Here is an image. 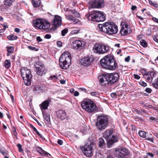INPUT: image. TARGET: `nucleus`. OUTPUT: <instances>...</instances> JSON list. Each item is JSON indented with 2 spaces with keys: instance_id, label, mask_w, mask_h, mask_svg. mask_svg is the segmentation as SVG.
<instances>
[{
  "instance_id": "43",
  "label": "nucleus",
  "mask_w": 158,
  "mask_h": 158,
  "mask_svg": "<svg viewBox=\"0 0 158 158\" xmlns=\"http://www.w3.org/2000/svg\"><path fill=\"white\" fill-rule=\"evenodd\" d=\"M107 76L102 77V78L99 79V81L101 84L103 83L104 82L107 81L106 80V77Z\"/></svg>"
},
{
  "instance_id": "27",
  "label": "nucleus",
  "mask_w": 158,
  "mask_h": 158,
  "mask_svg": "<svg viewBox=\"0 0 158 158\" xmlns=\"http://www.w3.org/2000/svg\"><path fill=\"white\" fill-rule=\"evenodd\" d=\"M31 2L34 7L36 8L39 7L41 5V0H31Z\"/></svg>"
},
{
  "instance_id": "29",
  "label": "nucleus",
  "mask_w": 158,
  "mask_h": 158,
  "mask_svg": "<svg viewBox=\"0 0 158 158\" xmlns=\"http://www.w3.org/2000/svg\"><path fill=\"white\" fill-rule=\"evenodd\" d=\"M101 48L102 54L107 52L109 50V48L107 46L102 44H101Z\"/></svg>"
},
{
  "instance_id": "3",
  "label": "nucleus",
  "mask_w": 158,
  "mask_h": 158,
  "mask_svg": "<svg viewBox=\"0 0 158 158\" xmlns=\"http://www.w3.org/2000/svg\"><path fill=\"white\" fill-rule=\"evenodd\" d=\"M71 61V54L68 52H65L59 58V65L62 69H68L70 65Z\"/></svg>"
},
{
  "instance_id": "31",
  "label": "nucleus",
  "mask_w": 158,
  "mask_h": 158,
  "mask_svg": "<svg viewBox=\"0 0 158 158\" xmlns=\"http://www.w3.org/2000/svg\"><path fill=\"white\" fill-rule=\"evenodd\" d=\"M6 48L7 49V51L8 52L7 56H10L13 52L14 48L12 46H7Z\"/></svg>"
},
{
  "instance_id": "50",
  "label": "nucleus",
  "mask_w": 158,
  "mask_h": 158,
  "mask_svg": "<svg viewBox=\"0 0 158 158\" xmlns=\"http://www.w3.org/2000/svg\"><path fill=\"white\" fill-rule=\"evenodd\" d=\"M17 146L19 148V151L20 152H22L23 151V150L22 148V146L20 144H18Z\"/></svg>"
},
{
  "instance_id": "25",
  "label": "nucleus",
  "mask_w": 158,
  "mask_h": 158,
  "mask_svg": "<svg viewBox=\"0 0 158 158\" xmlns=\"http://www.w3.org/2000/svg\"><path fill=\"white\" fill-rule=\"evenodd\" d=\"M157 75L152 79V85L156 89H158V73Z\"/></svg>"
},
{
  "instance_id": "59",
  "label": "nucleus",
  "mask_w": 158,
  "mask_h": 158,
  "mask_svg": "<svg viewBox=\"0 0 158 158\" xmlns=\"http://www.w3.org/2000/svg\"><path fill=\"white\" fill-rule=\"evenodd\" d=\"M149 119L150 121H156V119L154 117H151L149 118Z\"/></svg>"
},
{
  "instance_id": "17",
  "label": "nucleus",
  "mask_w": 158,
  "mask_h": 158,
  "mask_svg": "<svg viewBox=\"0 0 158 158\" xmlns=\"http://www.w3.org/2000/svg\"><path fill=\"white\" fill-rule=\"evenodd\" d=\"M61 18L58 15H56L53 19L52 23L55 26H59L61 24Z\"/></svg>"
},
{
  "instance_id": "48",
  "label": "nucleus",
  "mask_w": 158,
  "mask_h": 158,
  "mask_svg": "<svg viewBox=\"0 0 158 158\" xmlns=\"http://www.w3.org/2000/svg\"><path fill=\"white\" fill-rule=\"evenodd\" d=\"M79 29L77 28L76 29L73 30L71 32V34L72 35L75 34H77L79 31Z\"/></svg>"
},
{
  "instance_id": "22",
  "label": "nucleus",
  "mask_w": 158,
  "mask_h": 158,
  "mask_svg": "<svg viewBox=\"0 0 158 158\" xmlns=\"http://www.w3.org/2000/svg\"><path fill=\"white\" fill-rule=\"evenodd\" d=\"M36 149L37 152L42 156H48V155H49L50 156H51V155L50 154L44 151L40 147H37Z\"/></svg>"
},
{
  "instance_id": "38",
  "label": "nucleus",
  "mask_w": 158,
  "mask_h": 158,
  "mask_svg": "<svg viewBox=\"0 0 158 158\" xmlns=\"http://www.w3.org/2000/svg\"><path fill=\"white\" fill-rule=\"evenodd\" d=\"M146 132L142 131H139V136L143 138L146 137Z\"/></svg>"
},
{
  "instance_id": "26",
  "label": "nucleus",
  "mask_w": 158,
  "mask_h": 158,
  "mask_svg": "<svg viewBox=\"0 0 158 158\" xmlns=\"http://www.w3.org/2000/svg\"><path fill=\"white\" fill-rule=\"evenodd\" d=\"M108 141L112 144L117 142L118 140V137L115 135H112L107 140Z\"/></svg>"
},
{
  "instance_id": "37",
  "label": "nucleus",
  "mask_w": 158,
  "mask_h": 158,
  "mask_svg": "<svg viewBox=\"0 0 158 158\" xmlns=\"http://www.w3.org/2000/svg\"><path fill=\"white\" fill-rule=\"evenodd\" d=\"M8 39L10 40H16L17 38V37L13 34H11L7 37Z\"/></svg>"
},
{
  "instance_id": "52",
  "label": "nucleus",
  "mask_w": 158,
  "mask_h": 158,
  "mask_svg": "<svg viewBox=\"0 0 158 158\" xmlns=\"http://www.w3.org/2000/svg\"><path fill=\"white\" fill-rule=\"evenodd\" d=\"M148 156H150L151 158H153L154 156V155L152 153L148 152L147 153L146 157H145V158H146V157H148Z\"/></svg>"
},
{
  "instance_id": "2",
  "label": "nucleus",
  "mask_w": 158,
  "mask_h": 158,
  "mask_svg": "<svg viewBox=\"0 0 158 158\" xmlns=\"http://www.w3.org/2000/svg\"><path fill=\"white\" fill-rule=\"evenodd\" d=\"M100 31L110 35L116 34L118 31L117 26L114 23L106 22L102 24H99Z\"/></svg>"
},
{
  "instance_id": "8",
  "label": "nucleus",
  "mask_w": 158,
  "mask_h": 158,
  "mask_svg": "<svg viewBox=\"0 0 158 158\" xmlns=\"http://www.w3.org/2000/svg\"><path fill=\"white\" fill-rule=\"evenodd\" d=\"M94 143L92 142L87 143L81 147L83 153L87 157L92 156L94 152Z\"/></svg>"
},
{
  "instance_id": "9",
  "label": "nucleus",
  "mask_w": 158,
  "mask_h": 158,
  "mask_svg": "<svg viewBox=\"0 0 158 158\" xmlns=\"http://www.w3.org/2000/svg\"><path fill=\"white\" fill-rule=\"evenodd\" d=\"M20 71L25 84L27 86L30 85L32 76L30 70L27 68H23Z\"/></svg>"
},
{
  "instance_id": "58",
  "label": "nucleus",
  "mask_w": 158,
  "mask_h": 158,
  "mask_svg": "<svg viewBox=\"0 0 158 158\" xmlns=\"http://www.w3.org/2000/svg\"><path fill=\"white\" fill-rule=\"evenodd\" d=\"M36 40L38 42H41L42 41V39H41L40 36L37 37H36Z\"/></svg>"
},
{
  "instance_id": "23",
  "label": "nucleus",
  "mask_w": 158,
  "mask_h": 158,
  "mask_svg": "<svg viewBox=\"0 0 158 158\" xmlns=\"http://www.w3.org/2000/svg\"><path fill=\"white\" fill-rule=\"evenodd\" d=\"M66 18L67 20L73 21L74 24L78 23L79 22V20L78 19L76 18L71 15H66Z\"/></svg>"
},
{
  "instance_id": "41",
  "label": "nucleus",
  "mask_w": 158,
  "mask_h": 158,
  "mask_svg": "<svg viewBox=\"0 0 158 158\" xmlns=\"http://www.w3.org/2000/svg\"><path fill=\"white\" fill-rule=\"evenodd\" d=\"M72 14L77 18H79L80 16V13L78 12L77 11L75 10H73V11Z\"/></svg>"
},
{
  "instance_id": "42",
  "label": "nucleus",
  "mask_w": 158,
  "mask_h": 158,
  "mask_svg": "<svg viewBox=\"0 0 158 158\" xmlns=\"http://www.w3.org/2000/svg\"><path fill=\"white\" fill-rule=\"evenodd\" d=\"M68 29L67 28H64V29L61 31V35L63 36H65L66 34L68 33Z\"/></svg>"
},
{
  "instance_id": "63",
  "label": "nucleus",
  "mask_w": 158,
  "mask_h": 158,
  "mask_svg": "<svg viewBox=\"0 0 158 158\" xmlns=\"http://www.w3.org/2000/svg\"><path fill=\"white\" fill-rule=\"evenodd\" d=\"M73 94L75 96H77L79 95V93L77 91H75L74 92Z\"/></svg>"
},
{
  "instance_id": "44",
  "label": "nucleus",
  "mask_w": 158,
  "mask_h": 158,
  "mask_svg": "<svg viewBox=\"0 0 158 158\" xmlns=\"http://www.w3.org/2000/svg\"><path fill=\"white\" fill-rule=\"evenodd\" d=\"M95 158H102V154L99 152H96V155L94 156Z\"/></svg>"
},
{
  "instance_id": "54",
  "label": "nucleus",
  "mask_w": 158,
  "mask_h": 158,
  "mask_svg": "<svg viewBox=\"0 0 158 158\" xmlns=\"http://www.w3.org/2000/svg\"><path fill=\"white\" fill-rule=\"evenodd\" d=\"M79 89L80 91H83L85 93H89L87 91L86 89L84 88H79Z\"/></svg>"
},
{
  "instance_id": "10",
  "label": "nucleus",
  "mask_w": 158,
  "mask_h": 158,
  "mask_svg": "<svg viewBox=\"0 0 158 158\" xmlns=\"http://www.w3.org/2000/svg\"><path fill=\"white\" fill-rule=\"evenodd\" d=\"M141 72L144 78L149 83L152 82L153 78H154L158 75L157 72L156 71L147 72L144 69H142Z\"/></svg>"
},
{
  "instance_id": "14",
  "label": "nucleus",
  "mask_w": 158,
  "mask_h": 158,
  "mask_svg": "<svg viewBox=\"0 0 158 158\" xmlns=\"http://www.w3.org/2000/svg\"><path fill=\"white\" fill-rule=\"evenodd\" d=\"M92 7L94 8L103 7L104 5V1L103 0H93L90 2Z\"/></svg>"
},
{
  "instance_id": "49",
  "label": "nucleus",
  "mask_w": 158,
  "mask_h": 158,
  "mask_svg": "<svg viewBox=\"0 0 158 158\" xmlns=\"http://www.w3.org/2000/svg\"><path fill=\"white\" fill-rule=\"evenodd\" d=\"M149 4L155 7H157V4L155 3V2H153L151 0H148Z\"/></svg>"
},
{
  "instance_id": "47",
  "label": "nucleus",
  "mask_w": 158,
  "mask_h": 158,
  "mask_svg": "<svg viewBox=\"0 0 158 158\" xmlns=\"http://www.w3.org/2000/svg\"><path fill=\"white\" fill-rule=\"evenodd\" d=\"M151 136L150 137H148L146 138V139L148 140L152 143L154 142L153 137L152 135V134H150Z\"/></svg>"
},
{
  "instance_id": "16",
  "label": "nucleus",
  "mask_w": 158,
  "mask_h": 158,
  "mask_svg": "<svg viewBox=\"0 0 158 158\" xmlns=\"http://www.w3.org/2000/svg\"><path fill=\"white\" fill-rule=\"evenodd\" d=\"M85 45L83 41L79 40H74L72 44V47L75 49H81Z\"/></svg>"
},
{
  "instance_id": "20",
  "label": "nucleus",
  "mask_w": 158,
  "mask_h": 158,
  "mask_svg": "<svg viewBox=\"0 0 158 158\" xmlns=\"http://www.w3.org/2000/svg\"><path fill=\"white\" fill-rule=\"evenodd\" d=\"M101 44H96L93 47V49L95 53L102 54L101 49Z\"/></svg>"
},
{
  "instance_id": "7",
  "label": "nucleus",
  "mask_w": 158,
  "mask_h": 158,
  "mask_svg": "<svg viewBox=\"0 0 158 158\" xmlns=\"http://www.w3.org/2000/svg\"><path fill=\"white\" fill-rule=\"evenodd\" d=\"M88 19L93 22L104 21L106 19L103 13L99 11L94 10L88 16Z\"/></svg>"
},
{
  "instance_id": "60",
  "label": "nucleus",
  "mask_w": 158,
  "mask_h": 158,
  "mask_svg": "<svg viewBox=\"0 0 158 158\" xmlns=\"http://www.w3.org/2000/svg\"><path fill=\"white\" fill-rule=\"evenodd\" d=\"M57 143L60 145H62L63 144V141L60 139H59L57 141Z\"/></svg>"
},
{
  "instance_id": "4",
  "label": "nucleus",
  "mask_w": 158,
  "mask_h": 158,
  "mask_svg": "<svg viewBox=\"0 0 158 158\" xmlns=\"http://www.w3.org/2000/svg\"><path fill=\"white\" fill-rule=\"evenodd\" d=\"M81 103L82 108L88 113H94L97 110L95 104L89 99L84 100Z\"/></svg>"
},
{
  "instance_id": "51",
  "label": "nucleus",
  "mask_w": 158,
  "mask_h": 158,
  "mask_svg": "<svg viewBox=\"0 0 158 158\" xmlns=\"http://www.w3.org/2000/svg\"><path fill=\"white\" fill-rule=\"evenodd\" d=\"M139 84L141 85L143 87H146L147 85V84L143 81H140Z\"/></svg>"
},
{
  "instance_id": "53",
  "label": "nucleus",
  "mask_w": 158,
  "mask_h": 158,
  "mask_svg": "<svg viewBox=\"0 0 158 158\" xmlns=\"http://www.w3.org/2000/svg\"><path fill=\"white\" fill-rule=\"evenodd\" d=\"M145 91L148 93H151L152 90L150 88H147L145 89Z\"/></svg>"
},
{
  "instance_id": "19",
  "label": "nucleus",
  "mask_w": 158,
  "mask_h": 158,
  "mask_svg": "<svg viewBox=\"0 0 158 158\" xmlns=\"http://www.w3.org/2000/svg\"><path fill=\"white\" fill-rule=\"evenodd\" d=\"M50 102V100L49 99L46 100L40 105V106L42 111L43 110H47L48 109Z\"/></svg>"
},
{
  "instance_id": "18",
  "label": "nucleus",
  "mask_w": 158,
  "mask_h": 158,
  "mask_svg": "<svg viewBox=\"0 0 158 158\" xmlns=\"http://www.w3.org/2000/svg\"><path fill=\"white\" fill-rule=\"evenodd\" d=\"M56 115L58 118L62 120L65 118L66 114L64 110H60L57 111Z\"/></svg>"
},
{
  "instance_id": "45",
  "label": "nucleus",
  "mask_w": 158,
  "mask_h": 158,
  "mask_svg": "<svg viewBox=\"0 0 158 158\" xmlns=\"http://www.w3.org/2000/svg\"><path fill=\"white\" fill-rule=\"evenodd\" d=\"M28 48L30 50L33 51H37L38 49L35 48V47L29 46L28 47Z\"/></svg>"
},
{
  "instance_id": "33",
  "label": "nucleus",
  "mask_w": 158,
  "mask_h": 158,
  "mask_svg": "<svg viewBox=\"0 0 158 158\" xmlns=\"http://www.w3.org/2000/svg\"><path fill=\"white\" fill-rule=\"evenodd\" d=\"M30 126L31 128L42 139H43L42 135L41 134H40V132H39L31 124Z\"/></svg>"
},
{
  "instance_id": "32",
  "label": "nucleus",
  "mask_w": 158,
  "mask_h": 158,
  "mask_svg": "<svg viewBox=\"0 0 158 158\" xmlns=\"http://www.w3.org/2000/svg\"><path fill=\"white\" fill-rule=\"evenodd\" d=\"M15 1V0H4V4L5 5L10 6L12 3Z\"/></svg>"
},
{
  "instance_id": "24",
  "label": "nucleus",
  "mask_w": 158,
  "mask_h": 158,
  "mask_svg": "<svg viewBox=\"0 0 158 158\" xmlns=\"http://www.w3.org/2000/svg\"><path fill=\"white\" fill-rule=\"evenodd\" d=\"M36 73L39 76H43L44 75L46 72V69L45 68L37 69L36 70Z\"/></svg>"
},
{
  "instance_id": "34",
  "label": "nucleus",
  "mask_w": 158,
  "mask_h": 158,
  "mask_svg": "<svg viewBox=\"0 0 158 158\" xmlns=\"http://www.w3.org/2000/svg\"><path fill=\"white\" fill-rule=\"evenodd\" d=\"M10 61L9 60H6L4 62V66L7 69H8L10 66Z\"/></svg>"
},
{
  "instance_id": "64",
  "label": "nucleus",
  "mask_w": 158,
  "mask_h": 158,
  "mask_svg": "<svg viewBox=\"0 0 158 158\" xmlns=\"http://www.w3.org/2000/svg\"><path fill=\"white\" fill-rule=\"evenodd\" d=\"M152 19L154 21L158 23V19L155 18V17H153L152 18Z\"/></svg>"
},
{
  "instance_id": "55",
  "label": "nucleus",
  "mask_w": 158,
  "mask_h": 158,
  "mask_svg": "<svg viewBox=\"0 0 158 158\" xmlns=\"http://www.w3.org/2000/svg\"><path fill=\"white\" fill-rule=\"evenodd\" d=\"M111 96L112 98H115L117 96V94L115 93H112L111 94Z\"/></svg>"
},
{
  "instance_id": "40",
  "label": "nucleus",
  "mask_w": 158,
  "mask_h": 158,
  "mask_svg": "<svg viewBox=\"0 0 158 158\" xmlns=\"http://www.w3.org/2000/svg\"><path fill=\"white\" fill-rule=\"evenodd\" d=\"M43 115L44 117V119L47 121L48 122L50 121V117L49 116L47 115L46 114H45L44 113H43L42 112Z\"/></svg>"
},
{
  "instance_id": "57",
  "label": "nucleus",
  "mask_w": 158,
  "mask_h": 158,
  "mask_svg": "<svg viewBox=\"0 0 158 158\" xmlns=\"http://www.w3.org/2000/svg\"><path fill=\"white\" fill-rule=\"evenodd\" d=\"M134 78L137 80L139 79L140 78V77L138 75L134 74Z\"/></svg>"
},
{
  "instance_id": "6",
  "label": "nucleus",
  "mask_w": 158,
  "mask_h": 158,
  "mask_svg": "<svg viewBox=\"0 0 158 158\" xmlns=\"http://www.w3.org/2000/svg\"><path fill=\"white\" fill-rule=\"evenodd\" d=\"M33 26L35 28L41 30L48 29L50 27V23L44 19L38 18L34 20L33 22Z\"/></svg>"
},
{
  "instance_id": "56",
  "label": "nucleus",
  "mask_w": 158,
  "mask_h": 158,
  "mask_svg": "<svg viewBox=\"0 0 158 158\" xmlns=\"http://www.w3.org/2000/svg\"><path fill=\"white\" fill-rule=\"evenodd\" d=\"M51 37V35L49 34H46L44 38L47 39H49Z\"/></svg>"
},
{
  "instance_id": "36",
  "label": "nucleus",
  "mask_w": 158,
  "mask_h": 158,
  "mask_svg": "<svg viewBox=\"0 0 158 158\" xmlns=\"http://www.w3.org/2000/svg\"><path fill=\"white\" fill-rule=\"evenodd\" d=\"M105 143L104 140L102 138L99 139V146L100 148L103 147L105 145Z\"/></svg>"
},
{
  "instance_id": "15",
  "label": "nucleus",
  "mask_w": 158,
  "mask_h": 158,
  "mask_svg": "<svg viewBox=\"0 0 158 158\" xmlns=\"http://www.w3.org/2000/svg\"><path fill=\"white\" fill-rule=\"evenodd\" d=\"M93 60L94 59H93V58L89 56H86L81 59L80 60V63L84 66H88L91 64Z\"/></svg>"
},
{
  "instance_id": "1",
  "label": "nucleus",
  "mask_w": 158,
  "mask_h": 158,
  "mask_svg": "<svg viewBox=\"0 0 158 158\" xmlns=\"http://www.w3.org/2000/svg\"><path fill=\"white\" fill-rule=\"evenodd\" d=\"M102 66L104 68L113 70L115 69L117 66V64L112 56L108 55L105 56L100 60Z\"/></svg>"
},
{
  "instance_id": "39",
  "label": "nucleus",
  "mask_w": 158,
  "mask_h": 158,
  "mask_svg": "<svg viewBox=\"0 0 158 158\" xmlns=\"http://www.w3.org/2000/svg\"><path fill=\"white\" fill-rule=\"evenodd\" d=\"M140 44L144 48L147 47L148 46L147 42L143 40H141L140 41Z\"/></svg>"
},
{
  "instance_id": "12",
  "label": "nucleus",
  "mask_w": 158,
  "mask_h": 158,
  "mask_svg": "<svg viewBox=\"0 0 158 158\" xmlns=\"http://www.w3.org/2000/svg\"><path fill=\"white\" fill-rule=\"evenodd\" d=\"M128 151L125 148H116L115 149L114 153L116 157L123 158L128 154Z\"/></svg>"
},
{
  "instance_id": "30",
  "label": "nucleus",
  "mask_w": 158,
  "mask_h": 158,
  "mask_svg": "<svg viewBox=\"0 0 158 158\" xmlns=\"http://www.w3.org/2000/svg\"><path fill=\"white\" fill-rule=\"evenodd\" d=\"M33 90L35 93H39L43 91V89L42 87L36 86L34 87Z\"/></svg>"
},
{
  "instance_id": "62",
  "label": "nucleus",
  "mask_w": 158,
  "mask_h": 158,
  "mask_svg": "<svg viewBox=\"0 0 158 158\" xmlns=\"http://www.w3.org/2000/svg\"><path fill=\"white\" fill-rule=\"evenodd\" d=\"M57 45L59 46V47H60L62 46V43L60 41H58L57 42Z\"/></svg>"
},
{
  "instance_id": "46",
  "label": "nucleus",
  "mask_w": 158,
  "mask_h": 158,
  "mask_svg": "<svg viewBox=\"0 0 158 158\" xmlns=\"http://www.w3.org/2000/svg\"><path fill=\"white\" fill-rule=\"evenodd\" d=\"M90 93L92 96L98 97L99 95V93L96 91L92 92H90Z\"/></svg>"
},
{
  "instance_id": "61",
  "label": "nucleus",
  "mask_w": 158,
  "mask_h": 158,
  "mask_svg": "<svg viewBox=\"0 0 158 158\" xmlns=\"http://www.w3.org/2000/svg\"><path fill=\"white\" fill-rule=\"evenodd\" d=\"M130 60V57L128 56L127 57L125 58V61L127 62H129Z\"/></svg>"
},
{
  "instance_id": "28",
  "label": "nucleus",
  "mask_w": 158,
  "mask_h": 158,
  "mask_svg": "<svg viewBox=\"0 0 158 158\" xmlns=\"http://www.w3.org/2000/svg\"><path fill=\"white\" fill-rule=\"evenodd\" d=\"M34 66L36 68V70L42 68H45L44 65L40 61H38L35 62L34 64Z\"/></svg>"
},
{
  "instance_id": "5",
  "label": "nucleus",
  "mask_w": 158,
  "mask_h": 158,
  "mask_svg": "<svg viewBox=\"0 0 158 158\" xmlns=\"http://www.w3.org/2000/svg\"><path fill=\"white\" fill-rule=\"evenodd\" d=\"M108 118L106 116L100 115L97 116L95 124L99 130L102 131L105 129L108 126Z\"/></svg>"
},
{
  "instance_id": "21",
  "label": "nucleus",
  "mask_w": 158,
  "mask_h": 158,
  "mask_svg": "<svg viewBox=\"0 0 158 158\" xmlns=\"http://www.w3.org/2000/svg\"><path fill=\"white\" fill-rule=\"evenodd\" d=\"M113 132V131L112 129H108L106 130L103 133V136L107 140L111 136Z\"/></svg>"
},
{
  "instance_id": "13",
  "label": "nucleus",
  "mask_w": 158,
  "mask_h": 158,
  "mask_svg": "<svg viewBox=\"0 0 158 158\" xmlns=\"http://www.w3.org/2000/svg\"><path fill=\"white\" fill-rule=\"evenodd\" d=\"M119 78L118 74L115 73L109 75L106 78L107 82L110 83L111 84H113L118 80Z\"/></svg>"
},
{
  "instance_id": "11",
  "label": "nucleus",
  "mask_w": 158,
  "mask_h": 158,
  "mask_svg": "<svg viewBox=\"0 0 158 158\" xmlns=\"http://www.w3.org/2000/svg\"><path fill=\"white\" fill-rule=\"evenodd\" d=\"M121 28L120 31L122 35H125L129 33L131 31L130 27L126 22H123L121 23Z\"/></svg>"
},
{
  "instance_id": "35",
  "label": "nucleus",
  "mask_w": 158,
  "mask_h": 158,
  "mask_svg": "<svg viewBox=\"0 0 158 158\" xmlns=\"http://www.w3.org/2000/svg\"><path fill=\"white\" fill-rule=\"evenodd\" d=\"M50 80H52L55 81H57L58 80H59V77L56 75H53L50 76L49 77Z\"/></svg>"
}]
</instances>
